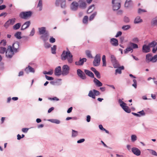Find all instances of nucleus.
I'll list each match as a JSON object with an SVG mask.
<instances>
[{"label": "nucleus", "instance_id": "obj_1", "mask_svg": "<svg viewBox=\"0 0 157 157\" xmlns=\"http://www.w3.org/2000/svg\"><path fill=\"white\" fill-rule=\"evenodd\" d=\"M61 59L63 61L67 59L69 63H71L73 62V56L67 48V51H63L61 56Z\"/></svg>", "mask_w": 157, "mask_h": 157}, {"label": "nucleus", "instance_id": "obj_2", "mask_svg": "<svg viewBox=\"0 0 157 157\" xmlns=\"http://www.w3.org/2000/svg\"><path fill=\"white\" fill-rule=\"evenodd\" d=\"M120 0H112V4L113 9L114 10H119L121 7Z\"/></svg>", "mask_w": 157, "mask_h": 157}, {"label": "nucleus", "instance_id": "obj_3", "mask_svg": "<svg viewBox=\"0 0 157 157\" xmlns=\"http://www.w3.org/2000/svg\"><path fill=\"white\" fill-rule=\"evenodd\" d=\"M119 103L120 104V105L123 109L126 112L129 113L131 112V109L129 107L126 106V104L122 100L120 99L118 101Z\"/></svg>", "mask_w": 157, "mask_h": 157}, {"label": "nucleus", "instance_id": "obj_4", "mask_svg": "<svg viewBox=\"0 0 157 157\" xmlns=\"http://www.w3.org/2000/svg\"><path fill=\"white\" fill-rule=\"evenodd\" d=\"M15 52L12 49L11 46H9L6 51V56L7 58H11L14 55Z\"/></svg>", "mask_w": 157, "mask_h": 157}, {"label": "nucleus", "instance_id": "obj_5", "mask_svg": "<svg viewBox=\"0 0 157 157\" xmlns=\"http://www.w3.org/2000/svg\"><path fill=\"white\" fill-rule=\"evenodd\" d=\"M32 14V13L30 11L22 12L20 13L19 16L21 18L25 19L30 17Z\"/></svg>", "mask_w": 157, "mask_h": 157}, {"label": "nucleus", "instance_id": "obj_6", "mask_svg": "<svg viewBox=\"0 0 157 157\" xmlns=\"http://www.w3.org/2000/svg\"><path fill=\"white\" fill-rule=\"evenodd\" d=\"M101 61V56L99 54H97L94 57L93 62V65L94 67H97L99 65Z\"/></svg>", "mask_w": 157, "mask_h": 157}, {"label": "nucleus", "instance_id": "obj_7", "mask_svg": "<svg viewBox=\"0 0 157 157\" xmlns=\"http://www.w3.org/2000/svg\"><path fill=\"white\" fill-rule=\"evenodd\" d=\"M70 70L69 67L67 65H64L62 67V75L65 76L69 73Z\"/></svg>", "mask_w": 157, "mask_h": 157}, {"label": "nucleus", "instance_id": "obj_8", "mask_svg": "<svg viewBox=\"0 0 157 157\" xmlns=\"http://www.w3.org/2000/svg\"><path fill=\"white\" fill-rule=\"evenodd\" d=\"M33 64V63H29V65L25 69L24 71L26 73L29 74V73H35V70L34 68L30 66V65H32Z\"/></svg>", "mask_w": 157, "mask_h": 157}, {"label": "nucleus", "instance_id": "obj_9", "mask_svg": "<svg viewBox=\"0 0 157 157\" xmlns=\"http://www.w3.org/2000/svg\"><path fill=\"white\" fill-rule=\"evenodd\" d=\"M16 19L15 18L10 19L4 24V26L6 28H7L10 25H13L15 23Z\"/></svg>", "mask_w": 157, "mask_h": 157}, {"label": "nucleus", "instance_id": "obj_10", "mask_svg": "<svg viewBox=\"0 0 157 157\" xmlns=\"http://www.w3.org/2000/svg\"><path fill=\"white\" fill-rule=\"evenodd\" d=\"M111 60L112 63L113 67L115 68H117L119 66V64L117 61L116 58L113 55L111 56Z\"/></svg>", "mask_w": 157, "mask_h": 157}, {"label": "nucleus", "instance_id": "obj_11", "mask_svg": "<svg viewBox=\"0 0 157 157\" xmlns=\"http://www.w3.org/2000/svg\"><path fill=\"white\" fill-rule=\"evenodd\" d=\"M19 46V43L18 42H16L13 44L11 46L12 49L16 53L18 51Z\"/></svg>", "mask_w": 157, "mask_h": 157}, {"label": "nucleus", "instance_id": "obj_12", "mask_svg": "<svg viewBox=\"0 0 157 157\" xmlns=\"http://www.w3.org/2000/svg\"><path fill=\"white\" fill-rule=\"evenodd\" d=\"M78 6V4L76 2H73L71 4L70 6L71 9L73 11H76L77 10Z\"/></svg>", "mask_w": 157, "mask_h": 157}, {"label": "nucleus", "instance_id": "obj_13", "mask_svg": "<svg viewBox=\"0 0 157 157\" xmlns=\"http://www.w3.org/2000/svg\"><path fill=\"white\" fill-rule=\"evenodd\" d=\"M150 46L151 48L152 47V52L155 53L157 50V43L155 41L152 42L150 43Z\"/></svg>", "mask_w": 157, "mask_h": 157}, {"label": "nucleus", "instance_id": "obj_14", "mask_svg": "<svg viewBox=\"0 0 157 157\" xmlns=\"http://www.w3.org/2000/svg\"><path fill=\"white\" fill-rule=\"evenodd\" d=\"M55 75L57 76H59L61 75H62L61 67L60 66H58L56 67L54 71Z\"/></svg>", "mask_w": 157, "mask_h": 157}, {"label": "nucleus", "instance_id": "obj_15", "mask_svg": "<svg viewBox=\"0 0 157 157\" xmlns=\"http://www.w3.org/2000/svg\"><path fill=\"white\" fill-rule=\"evenodd\" d=\"M132 153L137 156H139L140 155V151L138 148L133 147L132 149Z\"/></svg>", "mask_w": 157, "mask_h": 157}, {"label": "nucleus", "instance_id": "obj_16", "mask_svg": "<svg viewBox=\"0 0 157 157\" xmlns=\"http://www.w3.org/2000/svg\"><path fill=\"white\" fill-rule=\"evenodd\" d=\"M110 42L111 44L114 46H117L118 45V40L116 38H111L110 40Z\"/></svg>", "mask_w": 157, "mask_h": 157}, {"label": "nucleus", "instance_id": "obj_17", "mask_svg": "<svg viewBox=\"0 0 157 157\" xmlns=\"http://www.w3.org/2000/svg\"><path fill=\"white\" fill-rule=\"evenodd\" d=\"M150 44L147 45L146 44H144L142 48V51L143 52L145 53H147L150 51Z\"/></svg>", "mask_w": 157, "mask_h": 157}, {"label": "nucleus", "instance_id": "obj_18", "mask_svg": "<svg viewBox=\"0 0 157 157\" xmlns=\"http://www.w3.org/2000/svg\"><path fill=\"white\" fill-rule=\"evenodd\" d=\"M86 58H82L81 59L80 58L79 60L78 61H76L75 62V64L77 65H82L84 62H86Z\"/></svg>", "mask_w": 157, "mask_h": 157}, {"label": "nucleus", "instance_id": "obj_19", "mask_svg": "<svg viewBox=\"0 0 157 157\" xmlns=\"http://www.w3.org/2000/svg\"><path fill=\"white\" fill-rule=\"evenodd\" d=\"M133 5L132 2L131 0H126L124 3L125 7L128 8L131 7Z\"/></svg>", "mask_w": 157, "mask_h": 157}, {"label": "nucleus", "instance_id": "obj_20", "mask_svg": "<svg viewBox=\"0 0 157 157\" xmlns=\"http://www.w3.org/2000/svg\"><path fill=\"white\" fill-rule=\"evenodd\" d=\"M31 24V22L30 21H28L25 22L22 25L21 28V30H24L27 28H28Z\"/></svg>", "mask_w": 157, "mask_h": 157}, {"label": "nucleus", "instance_id": "obj_21", "mask_svg": "<svg viewBox=\"0 0 157 157\" xmlns=\"http://www.w3.org/2000/svg\"><path fill=\"white\" fill-rule=\"evenodd\" d=\"M84 72L86 75H87L90 77L92 78H94V75L93 73L90 71L85 69L84 70Z\"/></svg>", "mask_w": 157, "mask_h": 157}, {"label": "nucleus", "instance_id": "obj_22", "mask_svg": "<svg viewBox=\"0 0 157 157\" xmlns=\"http://www.w3.org/2000/svg\"><path fill=\"white\" fill-rule=\"evenodd\" d=\"M38 31L40 35L44 34L46 33V28L44 27L39 28Z\"/></svg>", "mask_w": 157, "mask_h": 157}, {"label": "nucleus", "instance_id": "obj_23", "mask_svg": "<svg viewBox=\"0 0 157 157\" xmlns=\"http://www.w3.org/2000/svg\"><path fill=\"white\" fill-rule=\"evenodd\" d=\"M152 55L151 54H148L146 56V62L147 63L151 62Z\"/></svg>", "mask_w": 157, "mask_h": 157}, {"label": "nucleus", "instance_id": "obj_24", "mask_svg": "<svg viewBox=\"0 0 157 157\" xmlns=\"http://www.w3.org/2000/svg\"><path fill=\"white\" fill-rule=\"evenodd\" d=\"M79 7L82 8H85L86 7V4L84 0H80Z\"/></svg>", "mask_w": 157, "mask_h": 157}, {"label": "nucleus", "instance_id": "obj_25", "mask_svg": "<svg viewBox=\"0 0 157 157\" xmlns=\"http://www.w3.org/2000/svg\"><path fill=\"white\" fill-rule=\"evenodd\" d=\"M77 74L81 78L84 77L85 75V74L80 69H78L77 70Z\"/></svg>", "mask_w": 157, "mask_h": 157}, {"label": "nucleus", "instance_id": "obj_26", "mask_svg": "<svg viewBox=\"0 0 157 157\" xmlns=\"http://www.w3.org/2000/svg\"><path fill=\"white\" fill-rule=\"evenodd\" d=\"M42 0H39L37 7L39 8V10L40 11L42 9L43 6Z\"/></svg>", "mask_w": 157, "mask_h": 157}, {"label": "nucleus", "instance_id": "obj_27", "mask_svg": "<svg viewBox=\"0 0 157 157\" xmlns=\"http://www.w3.org/2000/svg\"><path fill=\"white\" fill-rule=\"evenodd\" d=\"M48 35L47 33H46L44 34H42L40 38L42 39L44 42H45L46 41L48 40Z\"/></svg>", "mask_w": 157, "mask_h": 157}, {"label": "nucleus", "instance_id": "obj_28", "mask_svg": "<svg viewBox=\"0 0 157 157\" xmlns=\"http://www.w3.org/2000/svg\"><path fill=\"white\" fill-rule=\"evenodd\" d=\"M95 9V6L94 5H92L89 6L87 11L88 13H90L92 12Z\"/></svg>", "mask_w": 157, "mask_h": 157}, {"label": "nucleus", "instance_id": "obj_29", "mask_svg": "<svg viewBox=\"0 0 157 157\" xmlns=\"http://www.w3.org/2000/svg\"><path fill=\"white\" fill-rule=\"evenodd\" d=\"M142 21V20L140 19V16H137L135 19L134 23L135 24H138Z\"/></svg>", "mask_w": 157, "mask_h": 157}, {"label": "nucleus", "instance_id": "obj_30", "mask_svg": "<svg viewBox=\"0 0 157 157\" xmlns=\"http://www.w3.org/2000/svg\"><path fill=\"white\" fill-rule=\"evenodd\" d=\"M117 68H118L116 70V73L121 74V70H123L124 69V67L123 66H122L121 67H119L118 66Z\"/></svg>", "mask_w": 157, "mask_h": 157}, {"label": "nucleus", "instance_id": "obj_31", "mask_svg": "<svg viewBox=\"0 0 157 157\" xmlns=\"http://www.w3.org/2000/svg\"><path fill=\"white\" fill-rule=\"evenodd\" d=\"M94 81L96 85L98 86H102V83L98 79H94Z\"/></svg>", "mask_w": 157, "mask_h": 157}, {"label": "nucleus", "instance_id": "obj_32", "mask_svg": "<svg viewBox=\"0 0 157 157\" xmlns=\"http://www.w3.org/2000/svg\"><path fill=\"white\" fill-rule=\"evenodd\" d=\"M133 52V49L130 47H128L125 50H124V53L125 54H127L129 52Z\"/></svg>", "mask_w": 157, "mask_h": 157}, {"label": "nucleus", "instance_id": "obj_33", "mask_svg": "<svg viewBox=\"0 0 157 157\" xmlns=\"http://www.w3.org/2000/svg\"><path fill=\"white\" fill-rule=\"evenodd\" d=\"M88 96L92 98L93 99L95 98V96L93 90H90L88 95Z\"/></svg>", "mask_w": 157, "mask_h": 157}, {"label": "nucleus", "instance_id": "obj_34", "mask_svg": "<svg viewBox=\"0 0 157 157\" xmlns=\"http://www.w3.org/2000/svg\"><path fill=\"white\" fill-rule=\"evenodd\" d=\"M151 24L153 26L157 25V16L152 19Z\"/></svg>", "mask_w": 157, "mask_h": 157}, {"label": "nucleus", "instance_id": "obj_35", "mask_svg": "<svg viewBox=\"0 0 157 157\" xmlns=\"http://www.w3.org/2000/svg\"><path fill=\"white\" fill-rule=\"evenodd\" d=\"M21 24L20 23H17L13 26V29L14 30H17L20 27Z\"/></svg>", "mask_w": 157, "mask_h": 157}, {"label": "nucleus", "instance_id": "obj_36", "mask_svg": "<svg viewBox=\"0 0 157 157\" xmlns=\"http://www.w3.org/2000/svg\"><path fill=\"white\" fill-rule=\"evenodd\" d=\"M21 32H18L15 33L14 35L15 36L17 39H20L21 38Z\"/></svg>", "mask_w": 157, "mask_h": 157}, {"label": "nucleus", "instance_id": "obj_37", "mask_svg": "<svg viewBox=\"0 0 157 157\" xmlns=\"http://www.w3.org/2000/svg\"><path fill=\"white\" fill-rule=\"evenodd\" d=\"M86 56L89 58H93L92 56L91 52L89 50H86Z\"/></svg>", "mask_w": 157, "mask_h": 157}, {"label": "nucleus", "instance_id": "obj_38", "mask_svg": "<svg viewBox=\"0 0 157 157\" xmlns=\"http://www.w3.org/2000/svg\"><path fill=\"white\" fill-rule=\"evenodd\" d=\"M53 70L51 69L48 71H44L43 73L44 75H52L53 74Z\"/></svg>", "mask_w": 157, "mask_h": 157}, {"label": "nucleus", "instance_id": "obj_39", "mask_svg": "<svg viewBox=\"0 0 157 157\" xmlns=\"http://www.w3.org/2000/svg\"><path fill=\"white\" fill-rule=\"evenodd\" d=\"M131 27V26L129 25H124L122 26V29L124 30H127L129 29Z\"/></svg>", "mask_w": 157, "mask_h": 157}, {"label": "nucleus", "instance_id": "obj_40", "mask_svg": "<svg viewBox=\"0 0 157 157\" xmlns=\"http://www.w3.org/2000/svg\"><path fill=\"white\" fill-rule=\"evenodd\" d=\"M147 150L149 151L150 153L153 155L157 156V153L155 151L150 149H147Z\"/></svg>", "mask_w": 157, "mask_h": 157}, {"label": "nucleus", "instance_id": "obj_41", "mask_svg": "<svg viewBox=\"0 0 157 157\" xmlns=\"http://www.w3.org/2000/svg\"><path fill=\"white\" fill-rule=\"evenodd\" d=\"M61 80V79H57L56 81H51L50 83L53 85H57L58 84V82Z\"/></svg>", "mask_w": 157, "mask_h": 157}, {"label": "nucleus", "instance_id": "obj_42", "mask_svg": "<svg viewBox=\"0 0 157 157\" xmlns=\"http://www.w3.org/2000/svg\"><path fill=\"white\" fill-rule=\"evenodd\" d=\"M48 121L52 123L56 124H59L60 123V121L57 119H50Z\"/></svg>", "mask_w": 157, "mask_h": 157}, {"label": "nucleus", "instance_id": "obj_43", "mask_svg": "<svg viewBox=\"0 0 157 157\" xmlns=\"http://www.w3.org/2000/svg\"><path fill=\"white\" fill-rule=\"evenodd\" d=\"M97 12H95L93 13L90 17L89 20L90 21L92 20L97 15Z\"/></svg>", "mask_w": 157, "mask_h": 157}, {"label": "nucleus", "instance_id": "obj_44", "mask_svg": "<svg viewBox=\"0 0 157 157\" xmlns=\"http://www.w3.org/2000/svg\"><path fill=\"white\" fill-rule=\"evenodd\" d=\"M56 45H53L52 47L51 48L52 52L53 54L56 53Z\"/></svg>", "mask_w": 157, "mask_h": 157}, {"label": "nucleus", "instance_id": "obj_45", "mask_svg": "<svg viewBox=\"0 0 157 157\" xmlns=\"http://www.w3.org/2000/svg\"><path fill=\"white\" fill-rule=\"evenodd\" d=\"M6 48L4 47H0V53L4 54L6 51Z\"/></svg>", "mask_w": 157, "mask_h": 157}, {"label": "nucleus", "instance_id": "obj_46", "mask_svg": "<svg viewBox=\"0 0 157 157\" xmlns=\"http://www.w3.org/2000/svg\"><path fill=\"white\" fill-rule=\"evenodd\" d=\"M77 131L74 130L72 129V136L75 137L78 135Z\"/></svg>", "mask_w": 157, "mask_h": 157}, {"label": "nucleus", "instance_id": "obj_47", "mask_svg": "<svg viewBox=\"0 0 157 157\" xmlns=\"http://www.w3.org/2000/svg\"><path fill=\"white\" fill-rule=\"evenodd\" d=\"M130 45L132 47V48L134 49L137 48H138V45L135 44H134L133 43H130Z\"/></svg>", "mask_w": 157, "mask_h": 157}, {"label": "nucleus", "instance_id": "obj_48", "mask_svg": "<svg viewBox=\"0 0 157 157\" xmlns=\"http://www.w3.org/2000/svg\"><path fill=\"white\" fill-rule=\"evenodd\" d=\"M131 140L132 142H135L137 140V136L135 135H132L131 136Z\"/></svg>", "mask_w": 157, "mask_h": 157}, {"label": "nucleus", "instance_id": "obj_49", "mask_svg": "<svg viewBox=\"0 0 157 157\" xmlns=\"http://www.w3.org/2000/svg\"><path fill=\"white\" fill-rule=\"evenodd\" d=\"M157 61V55L154 56L152 57L151 62L155 63Z\"/></svg>", "mask_w": 157, "mask_h": 157}, {"label": "nucleus", "instance_id": "obj_50", "mask_svg": "<svg viewBox=\"0 0 157 157\" xmlns=\"http://www.w3.org/2000/svg\"><path fill=\"white\" fill-rule=\"evenodd\" d=\"M61 7L62 8H64L66 7V0H63L61 3Z\"/></svg>", "mask_w": 157, "mask_h": 157}, {"label": "nucleus", "instance_id": "obj_51", "mask_svg": "<svg viewBox=\"0 0 157 157\" xmlns=\"http://www.w3.org/2000/svg\"><path fill=\"white\" fill-rule=\"evenodd\" d=\"M88 20V17L87 16H85L83 19V22L84 24H86Z\"/></svg>", "mask_w": 157, "mask_h": 157}, {"label": "nucleus", "instance_id": "obj_52", "mask_svg": "<svg viewBox=\"0 0 157 157\" xmlns=\"http://www.w3.org/2000/svg\"><path fill=\"white\" fill-rule=\"evenodd\" d=\"M63 0H56L55 4L56 6H59Z\"/></svg>", "mask_w": 157, "mask_h": 157}, {"label": "nucleus", "instance_id": "obj_53", "mask_svg": "<svg viewBox=\"0 0 157 157\" xmlns=\"http://www.w3.org/2000/svg\"><path fill=\"white\" fill-rule=\"evenodd\" d=\"M0 44L1 45L3 46H5L6 45V41L5 40H2L0 42Z\"/></svg>", "mask_w": 157, "mask_h": 157}, {"label": "nucleus", "instance_id": "obj_54", "mask_svg": "<svg viewBox=\"0 0 157 157\" xmlns=\"http://www.w3.org/2000/svg\"><path fill=\"white\" fill-rule=\"evenodd\" d=\"M133 83L132 84V86L136 88L137 87V81L135 79H133Z\"/></svg>", "mask_w": 157, "mask_h": 157}, {"label": "nucleus", "instance_id": "obj_55", "mask_svg": "<svg viewBox=\"0 0 157 157\" xmlns=\"http://www.w3.org/2000/svg\"><path fill=\"white\" fill-rule=\"evenodd\" d=\"M129 17L126 16L124 17V21L125 23H128L129 22Z\"/></svg>", "mask_w": 157, "mask_h": 157}, {"label": "nucleus", "instance_id": "obj_56", "mask_svg": "<svg viewBox=\"0 0 157 157\" xmlns=\"http://www.w3.org/2000/svg\"><path fill=\"white\" fill-rule=\"evenodd\" d=\"M95 75H96L97 77L98 78H101L100 74V73L98 71H97L95 73H94Z\"/></svg>", "mask_w": 157, "mask_h": 157}, {"label": "nucleus", "instance_id": "obj_57", "mask_svg": "<svg viewBox=\"0 0 157 157\" xmlns=\"http://www.w3.org/2000/svg\"><path fill=\"white\" fill-rule=\"evenodd\" d=\"M56 41L55 38L53 37L52 36H51L49 39V41L51 43H54Z\"/></svg>", "mask_w": 157, "mask_h": 157}, {"label": "nucleus", "instance_id": "obj_58", "mask_svg": "<svg viewBox=\"0 0 157 157\" xmlns=\"http://www.w3.org/2000/svg\"><path fill=\"white\" fill-rule=\"evenodd\" d=\"M93 91L95 94V96H98L100 94V93L98 91L96 90H93Z\"/></svg>", "mask_w": 157, "mask_h": 157}, {"label": "nucleus", "instance_id": "obj_59", "mask_svg": "<svg viewBox=\"0 0 157 157\" xmlns=\"http://www.w3.org/2000/svg\"><path fill=\"white\" fill-rule=\"evenodd\" d=\"M35 33V29L34 28H33L30 33L29 36H33L34 35Z\"/></svg>", "mask_w": 157, "mask_h": 157}, {"label": "nucleus", "instance_id": "obj_60", "mask_svg": "<svg viewBox=\"0 0 157 157\" xmlns=\"http://www.w3.org/2000/svg\"><path fill=\"white\" fill-rule=\"evenodd\" d=\"M138 113L140 114H139L140 115V116H144L145 115V113L143 110L139 111L138 112Z\"/></svg>", "mask_w": 157, "mask_h": 157}, {"label": "nucleus", "instance_id": "obj_61", "mask_svg": "<svg viewBox=\"0 0 157 157\" xmlns=\"http://www.w3.org/2000/svg\"><path fill=\"white\" fill-rule=\"evenodd\" d=\"M122 34V33L121 31H119L117 33L116 35L115 36V37H117L119 36H121Z\"/></svg>", "mask_w": 157, "mask_h": 157}, {"label": "nucleus", "instance_id": "obj_62", "mask_svg": "<svg viewBox=\"0 0 157 157\" xmlns=\"http://www.w3.org/2000/svg\"><path fill=\"white\" fill-rule=\"evenodd\" d=\"M44 46L45 48H49L51 47V44L48 43H45Z\"/></svg>", "mask_w": 157, "mask_h": 157}, {"label": "nucleus", "instance_id": "obj_63", "mask_svg": "<svg viewBox=\"0 0 157 157\" xmlns=\"http://www.w3.org/2000/svg\"><path fill=\"white\" fill-rule=\"evenodd\" d=\"M24 72L23 71V70H22L19 72L18 75V76H23L24 75Z\"/></svg>", "mask_w": 157, "mask_h": 157}, {"label": "nucleus", "instance_id": "obj_64", "mask_svg": "<svg viewBox=\"0 0 157 157\" xmlns=\"http://www.w3.org/2000/svg\"><path fill=\"white\" fill-rule=\"evenodd\" d=\"M6 7V6L4 5H0V10H2L4 9Z\"/></svg>", "mask_w": 157, "mask_h": 157}]
</instances>
